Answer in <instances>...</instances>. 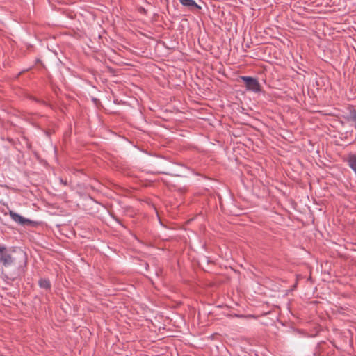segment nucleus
<instances>
[{
	"label": "nucleus",
	"mask_w": 356,
	"mask_h": 356,
	"mask_svg": "<svg viewBox=\"0 0 356 356\" xmlns=\"http://www.w3.org/2000/svg\"><path fill=\"white\" fill-rule=\"evenodd\" d=\"M27 254L20 248L7 247L0 244V266L8 268L12 266L15 269L10 275H4V278L10 281L24 277L27 268Z\"/></svg>",
	"instance_id": "obj_1"
},
{
	"label": "nucleus",
	"mask_w": 356,
	"mask_h": 356,
	"mask_svg": "<svg viewBox=\"0 0 356 356\" xmlns=\"http://www.w3.org/2000/svg\"><path fill=\"white\" fill-rule=\"evenodd\" d=\"M179 13H184V16L189 15L191 13H196L202 9L194 0H179Z\"/></svg>",
	"instance_id": "obj_2"
},
{
	"label": "nucleus",
	"mask_w": 356,
	"mask_h": 356,
	"mask_svg": "<svg viewBox=\"0 0 356 356\" xmlns=\"http://www.w3.org/2000/svg\"><path fill=\"white\" fill-rule=\"evenodd\" d=\"M241 79L245 85L247 90L252 91L254 92H259L261 90V85L257 79L251 76H241Z\"/></svg>",
	"instance_id": "obj_3"
},
{
	"label": "nucleus",
	"mask_w": 356,
	"mask_h": 356,
	"mask_svg": "<svg viewBox=\"0 0 356 356\" xmlns=\"http://www.w3.org/2000/svg\"><path fill=\"white\" fill-rule=\"evenodd\" d=\"M9 215L13 220L22 226H31L34 223L33 221L22 216L13 211H10Z\"/></svg>",
	"instance_id": "obj_4"
},
{
	"label": "nucleus",
	"mask_w": 356,
	"mask_h": 356,
	"mask_svg": "<svg viewBox=\"0 0 356 356\" xmlns=\"http://www.w3.org/2000/svg\"><path fill=\"white\" fill-rule=\"evenodd\" d=\"M348 166L356 172V154H350L347 159Z\"/></svg>",
	"instance_id": "obj_5"
},
{
	"label": "nucleus",
	"mask_w": 356,
	"mask_h": 356,
	"mask_svg": "<svg viewBox=\"0 0 356 356\" xmlns=\"http://www.w3.org/2000/svg\"><path fill=\"white\" fill-rule=\"evenodd\" d=\"M38 285L41 289L46 290H50L51 288V282L47 278H40L38 281Z\"/></svg>",
	"instance_id": "obj_6"
},
{
	"label": "nucleus",
	"mask_w": 356,
	"mask_h": 356,
	"mask_svg": "<svg viewBox=\"0 0 356 356\" xmlns=\"http://www.w3.org/2000/svg\"><path fill=\"white\" fill-rule=\"evenodd\" d=\"M348 120L356 123V110L355 109H353L350 111V114L348 116Z\"/></svg>",
	"instance_id": "obj_7"
},
{
	"label": "nucleus",
	"mask_w": 356,
	"mask_h": 356,
	"mask_svg": "<svg viewBox=\"0 0 356 356\" xmlns=\"http://www.w3.org/2000/svg\"><path fill=\"white\" fill-rule=\"evenodd\" d=\"M191 135V133L188 131L183 130L179 128V136L188 137Z\"/></svg>",
	"instance_id": "obj_8"
},
{
	"label": "nucleus",
	"mask_w": 356,
	"mask_h": 356,
	"mask_svg": "<svg viewBox=\"0 0 356 356\" xmlns=\"http://www.w3.org/2000/svg\"><path fill=\"white\" fill-rule=\"evenodd\" d=\"M179 166H182L184 168V170L188 173V174H191V171L189 170V169L185 168L184 165H181V163H179Z\"/></svg>",
	"instance_id": "obj_9"
},
{
	"label": "nucleus",
	"mask_w": 356,
	"mask_h": 356,
	"mask_svg": "<svg viewBox=\"0 0 356 356\" xmlns=\"http://www.w3.org/2000/svg\"><path fill=\"white\" fill-rule=\"evenodd\" d=\"M186 191V188L185 187H184V188H180L179 189V194L183 193V192H185Z\"/></svg>",
	"instance_id": "obj_10"
},
{
	"label": "nucleus",
	"mask_w": 356,
	"mask_h": 356,
	"mask_svg": "<svg viewBox=\"0 0 356 356\" xmlns=\"http://www.w3.org/2000/svg\"><path fill=\"white\" fill-rule=\"evenodd\" d=\"M140 13H146L145 9V8H140Z\"/></svg>",
	"instance_id": "obj_11"
},
{
	"label": "nucleus",
	"mask_w": 356,
	"mask_h": 356,
	"mask_svg": "<svg viewBox=\"0 0 356 356\" xmlns=\"http://www.w3.org/2000/svg\"><path fill=\"white\" fill-rule=\"evenodd\" d=\"M179 177H187V175L186 174H184V175L179 174Z\"/></svg>",
	"instance_id": "obj_12"
},
{
	"label": "nucleus",
	"mask_w": 356,
	"mask_h": 356,
	"mask_svg": "<svg viewBox=\"0 0 356 356\" xmlns=\"http://www.w3.org/2000/svg\"><path fill=\"white\" fill-rule=\"evenodd\" d=\"M179 151L181 150V145L179 143Z\"/></svg>",
	"instance_id": "obj_13"
}]
</instances>
